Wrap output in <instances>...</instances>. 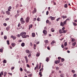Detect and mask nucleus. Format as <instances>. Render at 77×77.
Segmentation results:
<instances>
[{
    "label": "nucleus",
    "mask_w": 77,
    "mask_h": 77,
    "mask_svg": "<svg viewBox=\"0 0 77 77\" xmlns=\"http://www.w3.org/2000/svg\"><path fill=\"white\" fill-rule=\"evenodd\" d=\"M20 35L23 38H26L27 36L28 37H29V35H26V32H22L20 34Z\"/></svg>",
    "instance_id": "nucleus-1"
},
{
    "label": "nucleus",
    "mask_w": 77,
    "mask_h": 77,
    "mask_svg": "<svg viewBox=\"0 0 77 77\" xmlns=\"http://www.w3.org/2000/svg\"><path fill=\"white\" fill-rule=\"evenodd\" d=\"M29 20H30V17H28L26 19V23H29Z\"/></svg>",
    "instance_id": "nucleus-2"
},
{
    "label": "nucleus",
    "mask_w": 77,
    "mask_h": 77,
    "mask_svg": "<svg viewBox=\"0 0 77 77\" xmlns=\"http://www.w3.org/2000/svg\"><path fill=\"white\" fill-rule=\"evenodd\" d=\"M20 21H21L22 24H24V23H25V22H24V19H23V18H21L20 19Z\"/></svg>",
    "instance_id": "nucleus-3"
},
{
    "label": "nucleus",
    "mask_w": 77,
    "mask_h": 77,
    "mask_svg": "<svg viewBox=\"0 0 77 77\" xmlns=\"http://www.w3.org/2000/svg\"><path fill=\"white\" fill-rule=\"evenodd\" d=\"M43 33L45 35H46L47 34V31L45 30V29L43 31Z\"/></svg>",
    "instance_id": "nucleus-4"
},
{
    "label": "nucleus",
    "mask_w": 77,
    "mask_h": 77,
    "mask_svg": "<svg viewBox=\"0 0 77 77\" xmlns=\"http://www.w3.org/2000/svg\"><path fill=\"white\" fill-rule=\"evenodd\" d=\"M25 58L26 59V63H28L29 62V60H28V59L27 58V56L25 57Z\"/></svg>",
    "instance_id": "nucleus-5"
},
{
    "label": "nucleus",
    "mask_w": 77,
    "mask_h": 77,
    "mask_svg": "<svg viewBox=\"0 0 77 77\" xmlns=\"http://www.w3.org/2000/svg\"><path fill=\"white\" fill-rule=\"evenodd\" d=\"M56 41H55V40H53L52 41V42L51 43V45H54V44L55 43L56 44Z\"/></svg>",
    "instance_id": "nucleus-6"
},
{
    "label": "nucleus",
    "mask_w": 77,
    "mask_h": 77,
    "mask_svg": "<svg viewBox=\"0 0 77 77\" xmlns=\"http://www.w3.org/2000/svg\"><path fill=\"white\" fill-rule=\"evenodd\" d=\"M11 38H13L14 40H15V39H16V38H17V37H16V36H14L13 35H12L11 37Z\"/></svg>",
    "instance_id": "nucleus-7"
},
{
    "label": "nucleus",
    "mask_w": 77,
    "mask_h": 77,
    "mask_svg": "<svg viewBox=\"0 0 77 77\" xmlns=\"http://www.w3.org/2000/svg\"><path fill=\"white\" fill-rule=\"evenodd\" d=\"M36 9L35 8L34 10H33V11L32 12V13L33 14H35V13H36Z\"/></svg>",
    "instance_id": "nucleus-8"
},
{
    "label": "nucleus",
    "mask_w": 77,
    "mask_h": 77,
    "mask_svg": "<svg viewBox=\"0 0 77 77\" xmlns=\"http://www.w3.org/2000/svg\"><path fill=\"white\" fill-rule=\"evenodd\" d=\"M69 20V19H66L65 21L63 23V24H66V22H67V21Z\"/></svg>",
    "instance_id": "nucleus-9"
},
{
    "label": "nucleus",
    "mask_w": 77,
    "mask_h": 77,
    "mask_svg": "<svg viewBox=\"0 0 77 77\" xmlns=\"http://www.w3.org/2000/svg\"><path fill=\"white\" fill-rule=\"evenodd\" d=\"M12 9V7L11 6H10L8 8V11H11V9Z\"/></svg>",
    "instance_id": "nucleus-10"
},
{
    "label": "nucleus",
    "mask_w": 77,
    "mask_h": 77,
    "mask_svg": "<svg viewBox=\"0 0 77 77\" xmlns=\"http://www.w3.org/2000/svg\"><path fill=\"white\" fill-rule=\"evenodd\" d=\"M59 33H60V34L63 33V31H62V29H60L59 30Z\"/></svg>",
    "instance_id": "nucleus-11"
},
{
    "label": "nucleus",
    "mask_w": 77,
    "mask_h": 77,
    "mask_svg": "<svg viewBox=\"0 0 77 77\" xmlns=\"http://www.w3.org/2000/svg\"><path fill=\"white\" fill-rule=\"evenodd\" d=\"M22 47H24L25 46V43H22L21 44Z\"/></svg>",
    "instance_id": "nucleus-12"
},
{
    "label": "nucleus",
    "mask_w": 77,
    "mask_h": 77,
    "mask_svg": "<svg viewBox=\"0 0 77 77\" xmlns=\"http://www.w3.org/2000/svg\"><path fill=\"white\" fill-rule=\"evenodd\" d=\"M49 60H50V59H49V58L48 57L46 58V61L47 62H48V61H49Z\"/></svg>",
    "instance_id": "nucleus-13"
},
{
    "label": "nucleus",
    "mask_w": 77,
    "mask_h": 77,
    "mask_svg": "<svg viewBox=\"0 0 77 77\" xmlns=\"http://www.w3.org/2000/svg\"><path fill=\"white\" fill-rule=\"evenodd\" d=\"M9 29H10V26H8V27L6 28V30H8Z\"/></svg>",
    "instance_id": "nucleus-14"
},
{
    "label": "nucleus",
    "mask_w": 77,
    "mask_h": 77,
    "mask_svg": "<svg viewBox=\"0 0 77 77\" xmlns=\"http://www.w3.org/2000/svg\"><path fill=\"white\" fill-rule=\"evenodd\" d=\"M64 7L65 8H68V5H67V4H65L64 5Z\"/></svg>",
    "instance_id": "nucleus-15"
},
{
    "label": "nucleus",
    "mask_w": 77,
    "mask_h": 77,
    "mask_svg": "<svg viewBox=\"0 0 77 77\" xmlns=\"http://www.w3.org/2000/svg\"><path fill=\"white\" fill-rule=\"evenodd\" d=\"M32 37H35V33H32Z\"/></svg>",
    "instance_id": "nucleus-16"
},
{
    "label": "nucleus",
    "mask_w": 77,
    "mask_h": 77,
    "mask_svg": "<svg viewBox=\"0 0 77 77\" xmlns=\"http://www.w3.org/2000/svg\"><path fill=\"white\" fill-rule=\"evenodd\" d=\"M60 26H64V24H63V22H61L60 23Z\"/></svg>",
    "instance_id": "nucleus-17"
},
{
    "label": "nucleus",
    "mask_w": 77,
    "mask_h": 77,
    "mask_svg": "<svg viewBox=\"0 0 77 77\" xmlns=\"http://www.w3.org/2000/svg\"><path fill=\"white\" fill-rule=\"evenodd\" d=\"M60 77H64V74H63L61 73V74L60 75Z\"/></svg>",
    "instance_id": "nucleus-18"
},
{
    "label": "nucleus",
    "mask_w": 77,
    "mask_h": 77,
    "mask_svg": "<svg viewBox=\"0 0 77 77\" xmlns=\"http://www.w3.org/2000/svg\"><path fill=\"white\" fill-rule=\"evenodd\" d=\"M11 45L12 47H14V46H15V44L14 43H13L11 44Z\"/></svg>",
    "instance_id": "nucleus-19"
},
{
    "label": "nucleus",
    "mask_w": 77,
    "mask_h": 77,
    "mask_svg": "<svg viewBox=\"0 0 77 77\" xmlns=\"http://www.w3.org/2000/svg\"><path fill=\"white\" fill-rule=\"evenodd\" d=\"M67 17H66V16H61V18H63V19H64V18H66Z\"/></svg>",
    "instance_id": "nucleus-20"
},
{
    "label": "nucleus",
    "mask_w": 77,
    "mask_h": 77,
    "mask_svg": "<svg viewBox=\"0 0 77 77\" xmlns=\"http://www.w3.org/2000/svg\"><path fill=\"white\" fill-rule=\"evenodd\" d=\"M7 74V72H5L4 73V77H5L6 76V75Z\"/></svg>",
    "instance_id": "nucleus-21"
},
{
    "label": "nucleus",
    "mask_w": 77,
    "mask_h": 77,
    "mask_svg": "<svg viewBox=\"0 0 77 77\" xmlns=\"http://www.w3.org/2000/svg\"><path fill=\"white\" fill-rule=\"evenodd\" d=\"M55 63L56 64H57V63H58V61H57V60H55Z\"/></svg>",
    "instance_id": "nucleus-22"
},
{
    "label": "nucleus",
    "mask_w": 77,
    "mask_h": 77,
    "mask_svg": "<svg viewBox=\"0 0 77 77\" xmlns=\"http://www.w3.org/2000/svg\"><path fill=\"white\" fill-rule=\"evenodd\" d=\"M55 20V17H52V18L51 19V20L53 21V20Z\"/></svg>",
    "instance_id": "nucleus-23"
},
{
    "label": "nucleus",
    "mask_w": 77,
    "mask_h": 77,
    "mask_svg": "<svg viewBox=\"0 0 77 77\" xmlns=\"http://www.w3.org/2000/svg\"><path fill=\"white\" fill-rule=\"evenodd\" d=\"M6 13L8 15H10V12L8 11H6Z\"/></svg>",
    "instance_id": "nucleus-24"
},
{
    "label": "nucleus",
    "mask_w": 77,
    "mask_h": 77,
    "mask_svg": "<svg viewBox=\"0 0 77 77\" xmlns=\"http://www.w3.org/2000/svg\"><path fill=\"white\" fill-rule=\"evenodd\" d=\"M61 60L62 62H63L64 61H65V59L63 58H62L61 59Z\"/></svg>",
    "instance_id": "nucleus-25"
},
{
    "label": "nucleus",
    "mask_w": 77,
    "mask_h": 77,
    "mask_svg": "<svg viewBox=\"0 0 77 77\" xmlns=\"http://www.w3.org/2000/svg\"><path fill=\"white\" fill-rule=\"evenodd\" d=\"M39 75H40V77H42V72H40L39 73Z\"/></svg>",
    "instance_id": "nucleus-26"
},
{
    "label": "nucleus",
    "mask_w": 77,
    "mask_h": 77,
    "mask_svg": "<svg viewBox=\"0 0 77 77\" xmlns=\"http://www.w3.org/2000/svg\"><path fill=\"white\" fill-rule=\"evenodd\" d=\"M75 44H76V43L75 42H74L72 44V46H75Z\"/></svg>",
    "instance_id": "nucleus-27"
},
{
    "label": "nucleus",
    "mask_w": 77,
    "mask_h": 77,
    "mask_svg": "<svg viewBox=\"0 0 77 77\" xmlns=\"http://www.w3.org/2000/svg\"><path fill=\"white\" fill-rule=\"evenodd\" d=\"M66 30H64L63 31V33H66Z\"/></svg>",
    "instance_id": "nucleus-28"
},
{
    "label": "nucleus",
    "mask_w": 77,
    "mask_h": 77,
    "mask_svg": "<svg viewBox=\"0 0 77 77\" xmlns=\"http://www.w3.org/2000/svg\"><path fill=\"white\" fill-rule=\"evenodd\" d=\"M75 72V71L74 70H72V73H73V74H74Z\"/></svg>",
    "instance_id": "nucleus-29"
},
{
    "label": "nucleus",
    "mask_w": 77,
    "mask_h": 77,
    "mask_svg": "<svg viewBox=\"0 0 77 77\" xmlns=\"http://www.w3.org/2000/svg\"><path fill=\"white\" fill-rule=\"evenodd\" d=\"M3 62L4 63H6V60H4Z\"/></svg>",
    "instance_id": "nucleus-30"
},
{
    "label": "nucleus",
    "mask_w": 77,
    "mask_h": 77,
    "mask_svg": "<svg viewBox=\"0 0 77 77\" xmlns=\"http://www.w3.org/2000/svg\"><path fill=\"white\" fill-rule=\"evenodd\" d=\"M3 50L2 48L0 49V52H1V53H3Z\"/></svg>",
    "instance_id": "nucleus-31"
},
{
    "label": "nucleus",
    "mask_w": 77,
    "mask_h": 77,
    "mask_svg": "<svg viewBox=\"0 0 77 77\" xmlns=\"http://www.w3.org/2000/svg\"><path fill=\"white\" fill-rule=\"evenodd\" d=\"M39 55H40V54H39V53H37L36 54V56H39Z\"/></svg>",
    "instance_id": "nucleus-32"
},
{
    "label": "nucleus",
    "mask_w": 77,
    "mask_h": 77,
    "mask_svg": "<svg viewBox=\"0 0 77 77\" xmlns=\"http://www.w3.org/2000/svg\"><path fill=\"white\" fill-rule=\"evenodd\" d=\"M51 31L52 32H54V29L53 28H52L51 29Z\"/></svg>",
    "instance_id": "nucleus-33"
},
{
    "label": "nucleus",
    "mask_w": 77,
    "mask_h": 77,
    "mask_svg": "<svg viewBox=\"0 0 77 77\" xmlns=\"http://www.w3.org/2000/svg\"><path fill=\"white\" fill-rule=\"evenodd\" d=\"M26 53H29V50H26Z\"/></svg>",
    "instance_id": "nucleus-34"
},
{
    "label": "nucleus",
    "mask_w": 77,
    "mask_h": 77,
    "mask_svg": "<svg viewBox=\"0 0 77 77\" xmlns=\"http://www.w3.org/2000/svg\"><path fill=\"white\" fill-rule=\"evenodd\" d=\"M20 36H21V34H20H20H17V37H18V38H20Z\"/></svg>",
    "instance_id": "nucleus-35"
},
{
    "label": "nucleus",
    "mask_w": 77,
    "mask_h": 77,
    "mask_svg": "<svg viewBox=\"0 0 77 77\" xmlns=\"http://www.w3.org/2000/svg\"><path fill=\"white\" fill-rule=\"evenodd\" d=\"M4 38L5 39H7V36L5 35L4 36Z\"/></svg>",
    "instance_id": "nucleus-36"
},
{
    "label": "nucleus",
    "mask_w": 77,
    "mask_h": 77,
    "mask_svg": "<svg viewBox=\"0 0 77 77\" xmlns=\"http://www.w3.org/2000/svg\"><path fill=\"white\" fill-rule=\"evenodd\" d=\"M73 77H77V74H74L73 75Z\"/></svg>",
    "instance_id": "nucleus-37"
},
{
    "label": "nucleus",
    "mask_w": 77,
    "mask_h": 77,
    "mask_svg": "<svg viewBox=\"0 0 77 77\" xmlns=\"http://www.w3.org/2000/svg\"><path fill=\"white\" fill-rule=\"evenodd\" d=\"M46 23L47 24H48V23H49V20H47L46 21Z\"/></svg>",
    "instance_id": "nucleus-38"
},
{
    "label": "nucleus",
    "mask_w": 77,
    "mask_h": 77,
    "mask_svg": "<svg viewBox=\"0 0 77 77\" xmlns=\"http://www.w3.org/2000/svg\"><path fill=\"white\" fill-rule=\"evenodd\" d=\"M7 42L8 45H9V41L8 40L7 41Z\"/></svg>",
    "instance_id": "nucleus-39"
},
{
    "label": "nucleus",
    "mask_w": 77,
    "mask_h": 77,
    "mask_svg": "<svg viewBox=\"0 0 77 77\" xmlns=\"http://www.w3.org/2000/svg\"><path fill=\"white\" fill-rule=\"evenodd\" d=\"M59 20H60V17H59L58 18H57V21H59Z\"/></svg>",
    "instance_id": "nucleus-40"
},
{
    "label": "nucleus",
    "mask_w": 77,
    "mask_h": 77,
    "mask_svg": "<svg viewBox=\"0 0 77 77\" xmlns=\"http://www.w3.org/2000/svg\"><path fill=\"white\" fill-rule=\"evenodd\" d=\"M28 76H29V77H32V74H29L28 75Z\"/></svg>",
    "instance_id": "nucleus-41"
},
{
    "label": "nucleus",
    "mask_w": 77,
    "mask_h": 77,
    "mask_svg": "<svg viewBox=\"0 0 77 77\" xmlns=\"http://www.w3.org/2000/svg\"><path fill=\"white\" fill-rule=\"evenodd\" d=\"M27 66L28 67V68H30V65L28 64H27Z\"/></svg>",
    "instance_id": "nucleus-42"
},
{
    "label": "nucleus",
    "mask_w": 77,
    "mask_h": 77,
    "mask_svg": "<svg viewBox=\"0 0 77 77\" xmlns=\"http://www.w3.org/2000/svg\"><path fill=\"white\" fill-rule=\"evenodd\" d=\"M65 27H63L62 29V31H64V30H65Z\"/></svg>",
    "instance_id": "nucleus-43"
},
{
    "label": "nucleus",
    "mask_w": 77,
    "mask_h": 77,
    "mask_svg": "<svg viewBox=\"0 0 77 77\" xmlns=\"http://www.w3.org/2000/svg\"><path fill=\"white\" fill-rule=\"evenodd\" d=\"M45 43H48V40L45 41Z\"/></svg>",
    "instance_id": "nucleus-44"
},
{
    "label": "nucleus",
    "mask_w": 77,
    "mask_h": 77,
    "mask_svg": "<svg viewBox=\"0 0 77 77\" xmlns=\"http://www.w3.org/2000/svg\"><path fill=\"white\" fill-rule=\"evenodd\" d=\"M64 45L65 46H66V45H67V42H65L64 43Z\"/></svg>",
    "instance_id": "nucleus-45"
},
{
    "label": "nucleus",
    "mask_w": 77,
    "mask_h": 77,
    "mask_svg": "<svg viewBox=\"0 0 77 77\" xmlns=\"http://www.w3.org/2000/svg\"><path fill=\"white\" fill-rule=\"evenodd\" d=\"M9 20V18H7L5 19V20L6 21H8Z\"/></svg>",
    "instance_id": "nucleus-46"
},
{
    "label": "nucleus",
    "mask_w": 77,
    "mask_h": 77,
    "mask_svg": "<svg viewBox=\"0 0 77 77\" xmlns=\"http://www.w3.org/2000/svg\"><path fill=\"white\" fill-rule=\"evenodd\" d=\"M73 25H74V26H77V23H73Z\"/></svg>",
    "instance_id": "nucleus-47"
},
{
    "label": "nucleus",
    "mask_w": 77,
    "mask_h": 77,
    "mask_svg": "<svg viewBox=\"0 0 77 77\" xmlns=\"http://www.w3.org/2000/svg\"><path fill=\"white\" fill-rule=\"evenodd\" d=\"M48 13H49V12L48 11H47L46 12V14L47 15H48Z\"/></svg>",
    "instance_id": "nucleus-48"
},
{
    "label": "nucleus",
    "mask_w": 77,
    "mask_h": 77,
    "mask_svg": "<svg viewBox=\"0 0 77 77\" xmlns=\"http://www.w3.org/2000/svg\"><path fill=\"white\" fill-rule=\"evenodd\" d=\"M37 21H40V18L39 17H38L37 19Z\"/></svg>",
    "instance_id": "nucleus-49"
},
{
    "label": "nucleus",
    "mask_w": 77,
    "mask_h": 77,
    "mask_svg": "<svg viewBox=\"0 0 77 77\" xmlns=\"http://www.w3.org/2000/svg\"><path fill=\"white\" fill-rule=\"evenodd\" d=\"M3 25L4 26H6L7 24H6V23H4L3 24Z\"/></svg>",
    "instance_id": "nucleus-50"
},
{
    "label": "nucleus",
    "mask_w": 77,
    "mask_h": 77,
    "mask_svg": "<svg viewBox=\"0 0 77 77\" xmlns=\"http://www.w3.org/2000/svg\"><path fill=\"white\" fill-rule=\"evenodd\" d=\"M1 74L2 75H3V72H1Z\"/></svg>",
    "instance_id": "nucleus-51"
},
{
    "label": "nucleus",
    "mask_w": 77,
    "mask_h": 77,
    "mask_svg": "<svg viewBox=\"0 0 77 77\" xmlns=\"http://www.w3.org/2000/svg\"><path fill=\"white\" fill-rule=\"evenodd\" d=\"M59 67H56V69L57 70H59Z\"/></svg>",
    "instance_id": "nucleus-52"
},
{
    "label": "nucleus",
    "mask_w": 77,
    "mask_h": 77,
    "mask_svg": "<svg viewBox=\"0 0 77 77\" xmlns=\"http://www.w3.org/2000/svg\"><path fill=\"white\" fill-rule=\"evenodd\" d=\"M42 70L43 71V68H42L40 69V71H41Z\"/></svg>",
    "instance_id": "nucleus-53"
},
{
    "label": "nucleus",
    "mask_w": 77,
    "mask_h": 77,
    "mask_svg": "<svg viewBox=\"0 0 77 77\" xmlns=\"http://www.w3.org/2000/svg\"><path fill=\"white\" fill-rule=\"evenodd\" d=\"M19 6V4H17L16 5V8H18Z\"/></svg>",
    "instance_id": "nucleus-54"
},
{
    "label": "nucleus",
    "mask_w": 77,
    "mask_h": 77,
    "mask_svg": "<svg viewBox=\"0 0 77 77\" xmlns=\"http://www.w3.org/2000/svg\"><path fill=\"white\" fill-rule=\"evenodd\" d=\"M20 71H23V69H22V68H21V67H20Z\"/></svg>",
    "instance_id": "nucleus-55"
},
{
    "label": "nucleus",
    "mask_w": 77,
    "mask_h": 77,
    "mask_svg": "<svg viewBox=\"0 0 77 77\" xmlns=\"http://www.w3.org/2000/svg\"><path fill=\"white\" fill-rule=\"evenodd\" d=\"M8 74H9L10 75H12V73H8Z\"/></svg>",
    "instance_id": "nucleus-56"
},
{
    "label": "nucleus",
    "mask_w": 77,
    "mask_h": 77,
    "mask_svg": "<svg viewBox=\"0 0 77 77\" xmlns=\"http://www.w3.org/2000/svg\"><path fill=\"white\" fill-rule=\"evenodd\" d=\"M58 59H59L60 60V59H61V57H58Z\"/></svg>",
    "instance_id": "nucleus-57"
},
{
    "label": "nucleus",
    "mask_w": 77,
    "mask_h": 77,
    "mask_svg": "<svg viewBox=\"0 0 77 77\" xmlns=\"http://www.w3.org/2000/svg\"><path fill=\"white\" fill-rule=\"evenodd\" d=\"M57 61H58V63H59L60 62V60H57Z\"/></svg>",
    "instance_id": "nucleus-58"
},
{
    "label": "nucleus",
    "mask_w": 77,
    "mask_h": 77,
    "mask_svg": "<svg viewBox=\"0 0 77 77\" xmlns=\"http://www.w3.org/2000/svg\"><path fill=\"white\" fill-rule=\"evenodd\" d=\"M30 46H32V45H33L32 44V42H30Z\"/></svg>",
    "instance_id": "nucleus-59"
},
{
    "label": "nucleus",
    "mask_w": 77,
    "mask_h": 77,
    "mask_svg": "<svg viewBox=\"0 0 77 77\" xmlns=\"http://www.w3.org/2000/svg\"><path fill=\"white\" fill-rule=\"evenodd\" d=\"M14 68H15V67H11V70H13V69H14Z\"/></svg>",
    "instance_id": "nucleus-60"
},
{
    "label": "nucleus",
    "mask_w": 77,
    "mask_h": 77,
    "mask_svg": "<svg viewBox=\"0 0 77 77\" xmlns=\"http://www.w3.org/2000/svg\"><path fill=\"white\" fill-rule=\"evenodd\" d=\"M29 27H30V28H32V27H33V25L32 24L31 25V26H29Z\"/></svg>",
    "instance_id": "nucleus-61"
},
{
    "label": "nucleus",
    "mask_w": 77,
    "mask_h": 77,
    "mask_svg": "<svg viewBox=\"0 0 77 77\" xmlns=\"http://www.w3.org/2000/svg\"><path fill=\"white\" fill-rule=\"evenodd\" d=\"M36 18H34L33 19V21H36Z\"/></svg>",
    "instance_id": "nucleus-62"
},
{
    "label": "nucleus",
    "mask_w": 77,
    "mask_h": 77,
    "mask_svg": "<svg viewBox=\"0 0 77 77\" xmlns=\"http://www.w3.org/2000/svg\"><path fill=\"white\" fill-rule=\"evenodd\" d=\"M2 13L3 14H5V12L3 11H2Z\"/></svg>",
    "instance_id": "nucleus-63"
},
{
    "label": "nucleus",
    "mask_w": 77,
    "mask_h": 77,
    "mask_svg": "<svg viewBox=\"0 0 77 77\" xmlns=\"http://www.w3.org/2000/svg\"><path fill=\"white\" fill-rule=\"evenodd\" d=\"M75 40V39H74V38H73L72 39V41H74Z\"/></svg>",
    "instance_id": "nucleus-64"
}]
</instances>
